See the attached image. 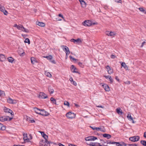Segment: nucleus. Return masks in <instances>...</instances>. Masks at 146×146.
Returning <instances> with one entry per match:
<instances>
[{"label": "nucleus", "instance_id": "29", "mask_svg": "<svg viewBox=\"0 0 146 146\" xmlns=\"http://www.w3.org/2000/svg\"><path fill=\"white\" fill-rule=\"evenodd\" d=\"M98 145V142H91L90 143L89 145L90 146H97V145Z\"/></svg>", "mask_w": 146, "mask_h": 146}, {"label": "nucleus", "instance_id": "52", "mask_svg": "<svg viewBox=\"0 0 146 146\" xmlns=\"http://www.w3.org/2000/svg\"><path fill=\"white\" fill-rule=\"evenodd\" d=\"M117 3H121L122 1L121 0H114Z\"/></svg>", "mask_w": 146, "mask_h": 146}, {"label": "nucleus", "instance_id": "34", "mask_svg": "<svg viewBox=\"0 0 146 146\" xmlns=\"http://www.w3.org/2000/svg\"><path fill=\"white\" fill-rule=\"evenodd\" d=\"M5 96V93L3 91H1L0 90V96L3 97Z\"/></svg>", "mask_w": 146, "mask_h": 146}, {"label": "nucleus", "instance_id": "8", "mask_svg": "<svg viewBox=\"0 0 146 146\" xmlns=\"http://www.w3.org/2000/svg\"><path fill=\"white\" fill-rule=\"evenodd\" d=\"M44 57L46 58L47 60H49L52 63L54 64H56V62L54 60H51L52 59V56L50 55L49 56H44Z\"/></svg>", "mask_w": 146, "mask_h": 146}, {"label": "nucleus", "instance_id": "6", "mask_svg": "<svg viewBox=\"0 0 146 146\" xmlns=\"http://www.w3.org/2000/svg\"><path fill=\"white\" fill-rule=\"evenodd\" d=\"M97 139V137L94 136H88L85 138V139L88 141H94Z\"/></svg>", "mask_w": 146, "mask_h": 146}, {"label": "nucleus", "instance_id": "12", "mask_svg": "<svg viewBox=\"0 0 146 146\" xmlns=\"http://www.w3.org/2000/svg\"><path fill=\"white\" fill-rule=\"evenodd\" d=\"M39 132L41 133L42 136L44 138L45 140L47 141V139L48 137V136L46 135L44 132L40 131Z\"/></svg>", "mask_w": 146, "mask_h": 146}, {"label": "nucleus", "instance_id": "55", "mask_svg": "<svg viewBox=\"0 0 146 146\" xmlns=\"http://www.w3.org/2000/svg\"><path fill=\"white\" fill-rule=\"evenodd\" d=\"M8 118V120L7 121H10L13 118V117H9V116Z\"/></svg>", "mask_w": 146, "mask_h": 146}, {"label": "nucleus", "instance_id": "11", "mask_svg": "<svg viewBox=\"0 0 146 146\" xmlns=\"http://www.w3.org/2000/svg\"><path fill=\"white\" fill-rule=\"evenodd\" d=\"M8 116H3L0 117V121L2 122H5L8 120Z\"/></svg>", "mask_w": 146, "mask_h": 146}, {"label": "nucleus", "instance_id": "63", "mask_svg": "<svg viewBox=\"0 0 146 146\" xmlns=\"http://www.w3.org/2000/svg\"><path fill=\"white\" fill-rule=\"evenodd\" d=\"M68 146H76V145H74L70 143L68 144Z\"/></svg>", "mask_w": 146, "mask_h": 146}, {"label": "nucleus", "instance_id": "48", "mask_svg": "<svg viewBox=\"0 0 146 146\" xmlns=\"http://www.w3.org/2000/svg\"><path fill=\"white\" fill-rule=\"evenodd\" d=\"M124 83L126 84H130V82L129 81L127 80V81L124 82Z\"/></svg>", "mask_w": 146, "mask_h": 146}, {"label": "nucleus", "instance_id": "39", "mask_svg": "<svg viewBox=\"0 0 146 146\" xmlns=\"http://www.w3.org/2000/svg\"><path fill=\"white\" fill-rule=\"evenodd\" d=\"M82 6L83 7H86V3H85V2L84 1H83V2L82 3V4H81Z\"/></svg>", "mask_w": 146, "mask_h": 146}, {"label": "nucleus", "instance_id": "21", "mask_svg": "<svg viewBox=\"0 0 146 146\" xmlns=\"http://www.w3.org/2000/svg\"><path fill=\"white\" fill-rule=\"evenodd\" d=\"M121 66L123 67L126 70H128V67L127 65H126L125 62H122L121 63Z\"/></svg>", "mask_w": 146, "mask_h": 146}, {"label": "nucleus", "instance_id": "64", "mask_svg": "<svg viewBox=\"0 0 146 146\" xmlns=\"http://www.w3.org/2000/svg\"><path fill=\"white\" fill-rule=\"evenodd\" d=\"M143 137H144L146 138V131L144 132Z\"/></svg>", "mask_w": 146, "mask_h": 146}, {"label": "nucleus", "instance_id": "61", "mask_svg": "<svg viewBox=\"0 0 146 146\" xmlns=\"http://www.w3.org/2000/svg\"><path fill=\"white\" fill-rule=\"evenodd\" d=\"M69 80L71 82H72L73 81V78L72 77H71L69 79Z\"/></svg>", "mask_w": 146, "mask_h": 146}, {"label": "nucleus", "instance_id": "40", "mask_svg": "<svg viewBox=\"0 0 146 146\" xmlns=\"http://www.w3.org/2000/svg\"><path fill=\"white\" fill-rule=\"evenodd\" d=\"M45 74L47 76L49 77H50L52 76L51 74L48 72H47V73L46 72Z\"/></svg>", "mask_w": 146, "mask_h": 146}, {"label": "nucleus", "instance_id": "46", "mask_svg": "<svg viewBox=\"0 0 146 146\" xmlns=\"http://www.w3.org/2000/svg\"><path fill=\"white\" fill-rule=\"evenodd\" d=\"M58 16L60 17H61L65 21V19H64V17H63V15L61 14H59L58 15Z\"/></svg>", "mask_w": 146, "mask_h": 146}, {"label": "nucleus", "instance_id": "35", "mask_svg": "<svg viewBox=\"0 0 146 146\" xmlns=\"http://www.w3.org/2000/svg\"><path fill=\"white\" fill-rule=\"evenodd\" d=\"M24 42L25 43H27L29 44H30V40L28 38L25 39L24 41Z\"/></svg>", "mask_w": 146, "mask_h": 146}, {"label": "nucleus", "instance_id": "53", "mask_svg": "<svg viewBox=\"0 0 146 146\" xmlns=\"http://www.w3.org/2000/svg\"><path fill=\"white\" fill-rule=\"evenodd\" d=\"M23 138H25V137H27V134L24 133L23 134Z\"/></svg>", "mask_w": 146, "mask_h": 146}, {"label": "nucleus", "instance_id": "9", "mask_svg": "<svg viewBox=\"0 0 146 146\" xmlns=\"http://www.w3.org/2000/svg\"><path fill=\"white\" fill-rule=\"evenodd\" d=\"M39 98L43 99H46L48 98L47 95L43 92H40L39 94Z\"/></svg>", "mask_w": 146, "mask_h": 146}, {"label": "nucleus", "instance_id": "7", "mask_svg": "<svg viewBox=\"0 0 146 146\" xmlns=\"http://www.w3.org/2000/svg\"><path fill=\"white\" fill-rule=\"evenodd\" d=\"M77 68L74 67V65H72L70 67V70L73 73H78L79 74H80V73L78 71H76V70H77Z\"/></svg>", "mask_w": 146, "mask_h": 146}, {"label": "nucleus", "instance_id": "22", "mask_svg": "<svg viewBox=\"0 0 146 146\" xmlns=\"http://www.w3.org/2000/svg\"><path fill=\"white\" fill-rule=\"evenodd\" d=\"M63 47H64V49H63L64 51H66V52H69V53H70V52L67 46H63Z\"/></svg>", "mask_w": 146, "mask_h": 146}, {"label": "nucleus", "instance_id": "42", "mask_svg": "<svg viewBox=\"0 0 146 146\" xmlns=\"http://www.w3.org/2000/svg\"><path fill=\"white\" fill-rule=\"evenodd\" d=\"M23 139L25 142H29L30 141L29 139V138L25 139V138H23Z\"/></svg>", "mask_w": 146, "mask_h": 146}, {"label": "nucleus", "instance_id": "43", "mask_svg": "<svg viewBox=\"0 0 146 146\" xmlns=\"http://www.w3.org/2000/svg\"><path fill=\"white\" fill-rule=\"evenodd\" d=\"M24 29H23V30L22 31H24V32H25L26 33H28L29 32V30H28L27 29H26L24 27Z\"/></svg>", "mask_w": 146, "mask_h": 146}, {"label": "nucleus", "instance_id": "19", "mask_svg": "<svg viewBox=\"0 0 146 146\" xmlns=\"http://www.w3.org/2000/svg\"><path fill=\"white\" fill-rule=\"evenodd\" d=\"M6 59L5 56L3 54H0V61L2 62L4 61Z\"/></svg>", "mask_w": 146, "mask_h": 146}, {"label": "nucleus", "instance_id": "18", "mask_svg": "<svg viewBox=\"0 0 146 146\" xmlns=\"http://www.w3.org/2000/svg\"><path fill=\"white\" fill-rule=\"evenodd\" d=\"M103 136L104 137L107 138V139H109L111 137V135H110L107 133H104L103 134Z\"/></svg>", "mask_w": 146, "mask_h": 146}, {"label": "nucleus", "instance_id": "13", "mask_svg": "<svg viewBox=\"0 0 146 146\" xmlns=\"http://www.w3.org/2000/svg\"><path fill=\"white\" fill-rule=\"evenodd\" d=\"M106 34L108 36H113L115 35V34L113 32L107 31L106 32Z\"/></svg>", "mask_w": 146, "mask_h": 146}, {"label": "nucleus", "instance_id": "56", "mask_svg": "<svg viewBox=\"0 0 146 146\" xmlns=\"http://www.w3.org/2000/svg\"><path fill=\"white\" fill-rule=\"evenodd\" d=\"M115 79L119 82V80L118 78V77L117 76H116L115 77Z\"/></svg>", "mask_w": 146, "mask_h": 146}, {"label": "nucleus", "instance_id": "24", "mask_svg": "<svg viewBox=\"0 0 146 146\" xmlns=\"http://www.w3.org/2000/svg\"><path fill=\"white\" fill-rule=\"evenodd\" d=\"M37 24L41 27H44L45 25V24L41 22H38Z\"/></svg>", "mask_w": 146, "mask_h": 146}, {"label": "nucleus", "instance_id": "32", "mask_svg": "<svg viewBox=\"0 0 146 146\" xmlns=\"http://www.w3.org/2000/svg\"><path fill=\"white\" fill-rule=\"evenodd\" d=\"M139 10L141 12L144 13L146 14V11L142 7H140L139 8Z\"/></svg>", "mask_w": 146, "mask_h": 146}, {"label": "nucleus", "instance_id": "31", "mask_svg": "<svg viewBox=\"0 0 146 146\" xmlns=\"http://www.w3.org/2000/svg\"><path fill=\"white\" fill-rule=\"evenodd\" d=\"M31 63L34 64L35 62H36L35 58L34 57H32L31 58Z\"/></svg>", "mask_w": 146, "mask_h": 146}, {"label": "nucleus", "instance_id": "27", "mask_svg": "<svg viewBox=\"0 0 146 146\" xmlns=\"http://www.w3.org/2000/svg\"><path fill=\"white\" fill-rule=\"evenodd\" d=\"M24 27L21 25H18V27H17V29L23 31V29H24Z\"/></svg>", "mask_w": 146, "mask_h": 146}, {"label": "nucleus", "instance_id": "26", "mask_svg": "<svg viewBox=\"0 0 146 146\" xmlns=\"http://www.w3.org/2000/svg\"><path fill=\"white\" fill-rule=\"evenodd\" d=\"M8 61L12 63L13 61L15 60L12 57L10 56L7 58Z\"/></svg>", "mask_w": 146, "mask_h": 146}, {"label": "nucleus", "instance_id": "54", "mask_svg": "<svg viewBox=\"0 0 146 146\" xmlns=\"http://www.w3.org/2000/svg\"><path fill=\"white\" fill-rule=\"evenodd\" d=\"M72 84L75 86H76L77 85V83H76L75 81H73L72 82Z\"/></svg>", "mask_w": 146, "mask_h": 146}, {"label": "nucleus", "instance_id": "5", "mask_svg": "<svg viewBox=\"0 0 146 146\" xmlns=\"http://www.w3.org/2000/svg\"><path fill=\"white\" fill-rule=\"evenodd\" d=\"M82 24L85 26H90L92 25L90 20H85L82 23Z\"/></svg>", "mask_w": 146, "mask_h": 146}, {"label": "nucleus", "instance_id": "20", "mask_svg": "<svg viewBox=\"0 0 146 146\" xmlns=\"http://www.w3.org/2000/svg\"><path fill=\"white\" fill-rule=\"evenodd\" d=\"M116 111L119 115H121L123 113L121 110L120 108H118L116 109Z\"/></svg>", "mask_w": 146, "mask_h": 146}, {"label": "nucleus", "instance_id": "51", "mask_svg": "<svg viewBox=\"0 0 146 146\" xmlns=\"http://www.w3.org/2000/svg\"><path fill=\"white\" fill-rule=\"evenodd\" d=\"M116 145L117 146H120V143L119 142H116V143H115Z\"/></svg>", "mask_w": 146, "mask_h": 146}, {"label": "nucleus", "instance_id": "3", "mask_svg": "<svg viewBox=\"0 0 146 146\" xmlns=\"http://www.w3.org/2000/svg\"><path fill=\"white\" fill-rule=\"evenodd\" d=\"M66 116L68 118L72 119L75 117L76 114L71 112L70 111L66 113Z\"/></svg>", "mask_w": 146, "mask_h": 146}, {"label": "nucleus", "instance_id": "50", "mask_svg": "<svg viewBox=\"0 0 146 146\" xmlns=\"http://www.w3.org/2000/svg\"><path fill=\"white\" fill-rule=\"evenodd\" d=\"M111 58H113V59H114L115 58V57H116V56L115 55H113V54H111Z\"/></svg>", "mask_w": 146, "mask_h": 146}, {"label": "nucleus", "instance_id": "25", "mask_svg": "<svg viewBox=\"0 0 146 146\" xmlns=\"http://www.w3.org/2000/svg\"><path fill=\"white\" fill-rule=\"evenodd\" d=\"M50 100L52 102V103L56 105V100L53 97L51 98H50Z\"/></svg>", "mask_w": 146, "mask_h": 146}, {"label": "nucleus", "instance_id": "1", "mask_svg": "<svg viewBox=\"0 0 146 146\" xmlns=\"http://www.w3.org/2000/svg\"><path fill=\"white\" fill-rule=\"evenodd\" d=\"M51 142H49L48 140L42 139L40 141L39 143L40 145V146H50V144L52 143Z\"/></svg>", "mask_w": 146, "mask_h": 146}, {"label": "nucleus", "instance_id": "14", "mask_svg": "<svg viewBox=\"0 0 146 146\" xmlns=\"http://www.w3.org/2000/svg\"><path fill=\"white\" fill-rule=\"evenodd\" d=\"M102 86L106 91L108 92L110 91V88L109 86L107 84H104L102 85Z\"/></svg>", "mask_w": 146, "mask_h": 146}, {"label": "nucleus", "instance_id": "16", "mask_svg": "<svg viewBox=\"0 0 146 146\" xmlns=\"http://www.w3.org/2000/svg\"><path fill=\"white\" fill-rule=\"evenodd\" d=\"M70 41L71 42H74V43H75L76 42H81V40H80V39L78 38L76 39H75L73 38L71 39L70 40Z\"/></svg>", "mask_w": 146, "mask_h": 146}, {"label": "nucleus", "instance_id": "58", "mask_svg": "<svg viewBox=\"0 0 146 146\" xmlns=\"http://www.w3.org/2000/svg\"><path fill=\"white\" fill-rule=\"evenodd\" d=\"M94 129H96L97 130H100L101 128H100L99 127H94Z\"/></svg>", "mask_w": 146, "mask_h": 146}, {"label": "nucleus", "instance_id": "30", "mask_svg": "<svg viewBox=\"0 0 146 146\" xmlns=\"http://www.w3.org/2000/svg\"><path fill=\"white\" fill-rule=\"evenodd\" d=\"M127 117L129 120H131L133 121V123H134V121L133 120V119L132 117L131 116V115L129 114H128L127 116Z\"/></svg>", "mask_w": 146, "mask_h": 146}, {"label": "nucleus", "instance_id": "2", "mask_svg": "<svg viewBox=\"0 0 146 146\" xmlns=\"http://www.w3.org/2000/svg\"><path fill=\"white\" fill-rule=\"evenodd\" d=\"M140 139V137L139 136H134L130 137L129 138V140L133 142H135L138 141Z\"/></svg>", "mask_w": 146, "mask_h": 146}, {"label": "nucleus", "instance_id": "38", "mask_svg": "<svg viewBox=\"0 0 146 146\" xmlns=\"http://www.w3.org/2000/svg\"><path fill=\"white\" fill-rule=\"evenodd\" d=\"M64 105L66 106H67L68 107L70 106V104L69 102L67 101H64Z\"/></svg>", "mask_w": 146, "mask_h": 146}, {"label": "nucleus", "instance_id": "60", "mask_svg": "<svg viewBox=\"0 0 146 146\" xmlns=\"http://www.w3.org/2000/svg\"><path fill=\"white\" fill-rule=\"evenodd\" d=\"M98 145H99V146H106V145H103V144L101 145L100 143H98Z\"/></svg>", "mask_w": 146, "mask_h": 146}, {"label": "nucleus", "instance_id": "49", "mask_svg": "<svg viewBox=\"0 0 146 146\" xmlns=\"http://www.w3.org/2000/svg\"><path fill=\"white\" fill-rule=\"evenodd\" d=\"M66 55L65 56V59H67L68 58V55H69V53L68 52H66Z\"/></svg>", "mask_w": 146, "mask_h": 146}, {"label": "nucleus", "instance_id": "57", "mask_svg": "<svg viewBox=\"0 0 146 146\" xmlns=\"http://www.w3.org/2000/svg\"><path fill=\"white\" fill-rule=\"evenodd\" d=\"M106 68L108 70L110 68V67L108 65L107 66Z\"/></svg>", "mask_w": 146, "mask_h": 146}, {"label": "nucleus", "instance_id": "41", "mask_svg": "<svg viewBox=\"0 0 146 146\" xmlns=\"http://www.w3.org/2000/svg\"><path fill=\"white\" fill-rule=\"evenodd\" d=\"M5 126H4L2 124V126H1L0 130H5Z\"/></svg>", "mask_w": 146, "mask_h": 146}, {"label": "nucleus", "instance_id": "47", "mask_svg": "<svg viewBox=\"0 0 146 146\" xmlns=\"http://www.w3.org/2000/svg\"><path fill=\"white\" fill-rule=\"evenodd\" d=\"M109 79L110 81V83L111 84L113 82V80L112 78H111V76H109Z\"/></svg>", "mask_w": 146, "mask_h": 146}, {"label": "nucleus", "instance_id": "17", "mask_svg": "<svg viewBox=\"0 0 146 146\" xmlns=\"http://www.w3.org/2000/svg\"><path fill=\"white\" fill-rule=\"evenodd\" d=\"M48 91L50 93V94H52L54 92V90L53 88L51 86H49L48 88Z\"/></svg>", "mask_w": 146, "mask_h": 146}, {"label": "nucleus", "instance_id": "59", "mask_svg": "<svg viewBox=\"0 0 146 146\" xmlns=\"http://www.w3.org/2000/svg\"><path fill=\"white\" fill-rule=\"evenodd\" d=\"M145 41H144L142 43V44L141 46V47H143L144 44H145Z\"/></svg>", "mask_w": 146, "mask_h": 146}, {"label": "nucleus", "instance_id": "23", "mask_svg": "<svg viewBox=\"0 0 146 146\" xmlns=\"http://www.w3.org/2000/svg\"><path fill=\"white\" fill-rule=\"evenodd\" d=\"M33 109L35 113L38 114L39 113H40V112H39L38 111H40V112L41 111V110L37 108H34Z\"/></svg>", "mask_w": 146, "mask_h": 146}, {"label": "nucleus", "instance_id": "62", "mask_svg": "<svg viewBox=\"0 0 146 146\" xmlns=\"http://www.w3.org/2000/svg\"><path fill=\"white\" fill-rule=\"evenodd\" d=\"M58 145L59 146H65L64 145H63L62 143H59L58 144Z\"/></svg>", "mask_w": 146, "mask_h": 146}, {"label": "nucleus", "instance_id": "36", "mask_svg": "<svg viewBox=\"0 0 146 146\" xmlns=\"http://www.w3.org/2000/svg\"><path fill=\"white\" fill-rule=\"evenodd\" d=\"M108 72L109 74H111L113 72V69L112 68H110L108 70Z\"/></svg>", "mask_w": 146, "mask_h": 146}, {"label": "nucleus", "instance_id": "44", "mask_svg": "<svg viewBox=\"0 0 146 146\" xmlns=\"http://www.w3.org/2000/svg\"><path fill=\"white\" fill-rule=\"evenodd\" d=\"M69 58H70V59H71V60L72 59L74 61V60L76 61L77 60V59H76L72 57V56L71 55H70L69 56Z\"/></svg>", "mask_w": 146, "mask_h": 146}, {"label": "nucleus", "instance_id": "33", "mask_svg": "<svg viewBox=\"0 0 146 146\" xmlns=\"http://www.w3.org/2000/svg\"><path fill=\"white\" fill-rule=\"evenodd\" d=\"M140 143L144 146H146V141L141 140Z\"/></svg>", "mask_w": 146, "mask_h": 146}, {"label": "nucleus", "instance_id": "15", "mask_svg": "<svg viewBox=\"0 0 146 146\" xmlns=\"http://www.w3.org/2000/svg\"><path fill=\"white\" fill-rule=\"evenodd\" d=\"M0 10L2 12H3L4 14L7 15L8 13V12L5 9V8L3 7H0Z\"/></svg>", "mask_w": 146, "mask_h": 146}, {"label": "nucleus", "instance_id": "37", "mask_svg": "<svg viewBox=\"0 0 146 146\" xmlns=\"http://www.w3.org/2000/svg\"><path fill=\"white\" fill-rule=\"evenodd\" d=\"M78 65L82 68H83L84 66V65L81 62H79L78 63Z\"/></svg>", "mask_w": 146, "mask_h": 146}, {"label": "nucleus", "instance_id": "28", "mask_svg": "<svg viewBox=\"0 0 146 146\" xmlns=\"http://www.w3.org/2000/svg\"><path fill=\"white\" fill-rule=\"evenodd\" d=\"M4 111L5 112H8L10 113L12 110L9 108L5 107L4 109Z\"/></svg>", "mask_w": 146, "mask_h": 146}, {"label": "nucleus", "instance_id": "45", "mask_svg": "<svg viewBox=\"0 0 146 146\" xmlns=\"http://www.w3.org/2000/svg\"><path fill=\"white\" fill-rule=\"evenodd\" d=\"M127 145L128 146H137V145L136 144H127Z\"/></svg>", "mask_w": 146, "mask_h": 146}, {"label": "nucleus", "instance_id": "10", "mask_svg": "<svg viewBox=\"0 0 146 146\" xmlns=\"http://www.w3.org/2000/svg\"><path fill=\"white\" fill-rule=\"evenodd\" d=\"M7 102L9 104H15L17 103V101L15 100H13L10 98L7 99Z\"/></svg>", "mask_w": 146, "mask_h": 146}, {"label": "nucleus", "instance_id": "4", "mask_svg": "<svg viewBox=\"0 0 146 146\" xmlns=\"http://www.w3.org/2000/svg\"><path fill=\"white\" fill-rule=\"evenodd\" d=\"M40 110L41 111L39 113V115H41L44 116H48L49 115V113L44 109L41 110Z\"/></svg>", "mask_w": 146, "mask_h": 146}]
</instances>
